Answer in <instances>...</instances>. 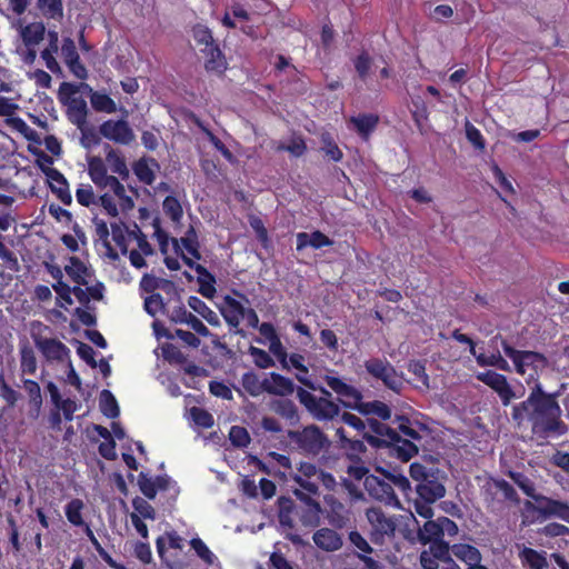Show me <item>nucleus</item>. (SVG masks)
Masks as SVG:
<instances>
[{
    "mask_svg": "<svg viewBox=\"0 0 569 569\" xmlns=\"http://www.w3.org/2000/svg\"><path fill=\"white\" fill-rule=\"evenodd\" d=\"M249 355L253 358L254 365L260 369H267L274 366L273 359L263 349L251 346L249 348Z\"/></svg>",
    "mask_w": 569,
    "mask_h": 569,
    "instance_id": "052dcab7",
    "label": "nucleus"
},
{
    "mask_svg": "<svg viewBox=\"0 0 569 569\" xmlns=\"http://www.w3.org/2000/svg\"><path fill=\"white\" fill-rule=\"evenodd\" d=\"M100 410L107 418L114 419L120 415V408L117 399L111 391L103 389L99 399Z\"/></svg>",
    "mask_w": 569,
    "mask_h": 569,
    "instance_id": "4c0bfd02",
    "label": "nucleus"
},
{
    "mask_svg": "<svg viewBox=\"0 0 569 569\" xmlns=\"http://www.w3.org/2000/svg\"><path fill=\"white\" fill-rule=\"evenodd\" d=\"M297 398L306 410L318 421H335L340 416V402L337 403L329 398H318L308 390L298 387Z\"/></svg>",
    "mask_w": 569,
    "mask_h": 569,
    "instance_id": "1a4fd4ad",
    "label": "nucleus"
},
{
    "mask_svg": "<svg viewBox=\"0 0 569 569\" xmlns=\"http://www.w3.org/2000/svg\"><path fill=\"white\" fill-rule=\"evenodd\" d=\"M191 33L198 46H203V48H207L216 43L212 31L202 23L194 24L192 27Z\"/></svg>",
    "mask_w": 569,
    "mask_h": 569,
    "instance_id": "8fccbe9b",
    "label": "nucleus"
},
{
    "mask_svg": "<svg viewBox=\"0 0 569 569\" xmlns=\"http://www.w3.org/2000/svg\"><path fill=\"white\" fill-rule=\"evenodd\" d=\"M249 224L254 231L258 241L262 244L263 248H267L270 239L263 221L257 216H251L249 218Z\"/></svg>",
    "mask_w": 569,
    "mask_h": 569,
    "instance_id": "0e129e2a",
    "label": "nucleus"
},
{
    "mask_svg": "<svg viewBox=\"0 0 569 569\" xmlns=\"http://www.w3.org/2000/svg\"><path fill=\"white\" fill-rule=\"evenodd\" d=\"M409 472L416 482V498L413 499L416 513L425 519L432 518V505L446 495L440 470L420 462H412Z\"/></svg>",
    "mask_w": 569,
    "mask_h": 569,
    "instance_id": "7ed1b4c3",
    "label": "nucleus"
},
{
    "mask_svg": "<svg viewBox=\"0 0 569 569\" xmlns=\"http://www.w3.org/2000/svg\"><path fill=\"white\" fill-rule=\"evenodd\" d=\"M559 392H547L540 381L530 388L528 397L513 405L511 419L518 429H529L530 439L539 442L557 439L568 433L562 420Z\"/></svg>",
    "mask_w": 569,
    "mask_h": 569,
    "instance_id": "f257e3e1",
    "label": "nucleus"
},
{
    "mask_svg": "<svg viewBox=\"0 0 569 569\" xmlns=\"http://www.w3.org/2000/svg\"><path fill=\"white\" fill-rule=\"evenodd\" d=\"M477 363L481 367H496L503 371H509L510 367L507 360L499 353L487 356L485 353L476 355Z\"/></svg>",
    "mask_w": 569,
    "mask_h": 569,
    "instance_id": "a18cd8bd",
    "label": "nucleus"
},
{
    "mask_svg": "<svg viewBox=\"0 0 569 569\" xmlns=\"http://www.w3.org/2000/svg\"><path fill=\"white\" fill-rule=\"evenodd\" d=\"M288 438L301 453L317 457L329 449L331 441L316 425H309L301 430H288Z\"/></svg>",
    "mask_w": 569,
    "mask_h": 569,
    "instance_id": "0eeeda50",
    "label": "nucleus"
},
{
    "mask_svg": "<svg viewBox=\"0 0 569 569\" xmlns=\"http://www.w3.org/2000/svg\"><path fill=\"white\" fill-rule=\"evenodd\" d=\"M429 543V550L430 556H433L436 559L439 560H449L451 559L449 556V552L451 551V547L449 546V542L445 541V539L436 540L428 542Z\"/></svg>",
    "mask_w": 569,
    "mask_h": 569,
    "instance_id": "e2e57ef3",
    "label": "nucleus"
},
{
    "mask_svg": "<svg viewBox=\"0 0 569 569\" xmlns=\"http://www.w3.org/2000/svg\"><path fill=\"white\" fill-rule=\"evenodd\" d=\"M20 366L23 373L33 375L37 370V358L34 351L28 345L20 348Z\"/></svg>",
    "mask_w": 569,
    "mask_h": 569,
    "instance_id": "49530a36",
    "label": "nucleus"
},
{
    "mask_svg": "<svg viewBox=\"0 0 569 569\" xmlns=\"http://www.w3.org/2000/svg\"><path fill=\"white\" fill-rule=\"evenodd\" d=\"M271 411L284 419L291 426L300 421V416L296 403L290 399H273L269 405Z\"/></svg>",
    "mask_w": 569,
    "mask_h": 569,
    "instance_id": "bb28decb",
    "label": "nucleus"
},
{
    "mask_svg": "<svg viewBox=\"0 0 569 569\" xmlns=\"http://www.w3.org/2000/svg\"><path fill=\"white\" fill-rule=\"evenodd\" d=\"M538 499V506L527 500L525 508L539 512L545 519L556 517L569 523V503L547 496H539Z\"/></svg>",
    "mask_w": 569,
    "mask_h": 569,
    "instance_id": "2eb2a0df",
    "label": "nucleus"
},
{
    "mask_svg": "<svg viewBox=\"0 0 569 569\" xmlns=\"http://www.w3.org/2000/svg\"><path fill=\"white\" fill-rule=\"evenodd\" d=\"M69 264L64 267L66 273L69 278L79 286H88V278L91 277V271L77 256L69 257Z\"/></svg>",
    "mask_w": 569,
    "mask_h": 569,
    "instance_id": "c85d7f7f",
    "label": "nucleus"
},
{
    "mask_svg": "<svg viewBox=\"0 0 569 569\" xmlns=\"http://www.w3.org/2000/svg\"><path fill=\"white\" fill-rule=\"evenodd\" d=\"M190 416L192 421L203 429H209L214 425L212 415L203 408L192 407L190 409Z\"/></svg>",
    "mask_w": 569,
    "mask_h": 569,
    "instance_id": "864d4df0",
    "label": "nucleus"
},
{
    "mask_svg": "<svg viewBox=\"0 0 569 569\" xmlns=\"http://www.w3.org/2000/svg\"><path fill=\"white\" fill-rule=\"evenodd\" d=\"M365 368L370 376L381 380L387 388L393 391H398L402 386L395 367L386 359L371 358L365 361Z\"/></svg>",
    "mask_w": 569,
    "mask_h": 569,
    "instance_id": "ddd939ff",
    "label": "nucleus"
},
{
    "mask_svg": "<svg viewBox=\"0 0 569 569\" xmlns=\"http://www.w3.org/2000/svg\"><path fill=\"white\" fill-rule=\"evenodd\" d=\"M490 168L493 173V178L501 188V190L508 194H515L516 190L511 181L506 177L505 172L501 170V168L495 161L491 162Z\"/></svg>",
    "mask_w": 569,
    "mask_h": 569,
    "instance_id": "69168bd1",
    "label": "nucleus"
},
{
    "mask_svg": "<svg viewBox=\"0 0 569 569\" xmlns=\"http://www.w3.org/2000/svg\"><path fill=\"white\" fill-rule=\"evenodd\" d=\"M350 460L353 461L352 465L348 466L347 473L355 480L366 479L369 476V468L361 461V459L357 455H349Z\"/></svg>",
    "mask_w": 569,
    "mask_h": 569,
    "instance_id": "6e6d98bb",
    "label": "nucleus"
},
{
    "mask_svg": "<svg viewBox=\"0 0 569 569\" xmlns=\"http://www.w3.org/2000/svg\"><path fill=\"white\" fill-rule=\"evenodd\" d=\"M371 64L372 59L367 51L360 52L353 60L355 69L362 81L367 80Z\"/></svg>",
    "mask_w": 569,
    "mask_h": 569,
    "instance_id": "4d7b16f0",
    "label": "nucleus"
},
{
    "mask_svg": "<svg viewBox=\"0 0 569 569\" xmlns=\"http://www.w3.org/2000/svg\"><path fill=\"white\" fill-rule=\"evenodd\" d=\"M24 390L29 397L30 402L39 409L42 405V396H41V389L37 381L31 379H26L23 381Z\"/></svg>",
    "mask_w": 569,
    "mask_h": 569,
    "instance_id": "338daca9",
    "label": "nucleus"
},
{
    "mask_svg": "<svg viewBox=\"0 0 569 569\" xmlns=\"http://www.w3.org/2000/svg\"><path fill=\"white\" fill-rule=\"evenodd\" d=\"M338 419L353 428L371 447L388 448L391 456L403 462L409 461L418 453L417 447L411 441L401 439L395 428L377 419L367 418V421H363L348 411L340 412Z\"/></svg>",
    "mask_w": 569,
    "mask_h": 569,
    "instance_id": "f03ea898",
    "label": "nucleus"
},
{
    "mask_svg": "<svg viewBox=\"0 0 569 569\" xmlns=\"http://www.w3.org/2000/svg\"><path fill=\"white\" fill-rule=\"evenodd\" d=\"M106 161L112 172L118 173L122 178L128 177L129 170L127 168L124 158L118 151L110 149L107 152Z\"/></svg>",
    "mask_w": 569,
    "mask_h": 569,
    "instance_id": "37998d69",
    "label": "nucleus"
},
{
    "mask_svg": "<svg viewBox=\"0 0 569 569\" xmlns=\"http://www.w3.org/2000/svg\"><path fill=\"white\" fill-rule=\"evenodd\" d=\"M363 485L371 498L387 505H395L398 502L395 489L386 478L369 475L366 477Z\"/></svg>",
    "mask_w": 569,
    "mask_h": 569,
    "instance_id": "dca6fc26",
    "label": "nucleus"
},
{
    "mask_svg": "<svg viewBox=\"0 0 569 569\" xmlns=\"http://www.w3.org/2000/svg\"><path fill=\"white\" fill-rule=\"evenodd\" d=\"M132 507L136 510V513L140 516V518L151 519L156 518L154 508L143 498L136 497L132 500Z\"/></svg>",
    "mask_w": 569,
    "mask_h": 569,
    "instance_id": "774afa93",
    "label": "nucleus"
},
{
    "mask_svg": "<svg viewBox=\"0 0 569 569\" xmlns=\"http://www.w3.org/2000/svg\"><path fill=\"white\" fill-rule=\"evenodd\" d=\"M322 515V509L319 502L309 499L307 502V507L302 510L300 515V521L303 526L307 527H318L320 523V517Z\"/></svg>",
    "mask_w": 569,
    "mask_h": 569,
    "instance_id": "e433bc0d",
    "label": "nucleus"
},
{
    "mask_svg": "<svg viewBox=\"0 0 569 569\" xmlns=\"http://www.w3.org/2000/svg\"><path fill=\"white\" fill-rule=\"evenodd\" d=\"M418 538L422 545L443 539L441 527L438 520L427 519L422 528L418 530Z\"/></svg>",
    "mask_w": 569,
    "mask_h": 569,
    "instance_id": "72a5a7b5",
    "label": "nucleus"
},
{
    "mask_svg": "<svg viewBox=\"0 0 569 569\" xmlns=\"http://www.w3.org/2000/svg\"><path fill=\"white\" fill-rule=\"evenodd\" d=\"M452 555L467 565L468 568H476L481 565L482 556L479 549L469 543H455L451 546Z\"/></svg>",
    "mask_w": 569,
    "mask_h": 569,
    "instance_id": "a878e982",
    "label": "nucleus"
},
{
    "mask_svg": "<svg viewBox=\"0 0 569 569\" xmlns=\"http://www.w3.org/2000/svg\"><path fill=\"white\" fill-rule=\"evenodd\" d=\"M244 309L243 305L236 298L229 295L222 298L220 312L228 326L232 328L239 327L241 320H243Z\"/></svg>",
    "mask_w": 569,
    "mask_h": 569,
    "instance_id": "aec40b11",
    "label": "nucleus"
},
{
    "mask_svg": "<svg viewBox=\"0 0 569 569\" xmlns=\"http://www.w3.org/2000/svg\"><path fill=\"white\" fill-rule=\"evenodd\" d=\"M476 378L482 383L490 387L500 398L502 406L507 407L511 401L520 396H517L512 387L509 385L507 377L493 370L479 372Z\"/></svg>",
    "mask_w": 569,
    "mask_h": 569,
    "instance_id": "4468645a",
    "label": "nucleus"
},
{
    "mask_svg": "<svg viewBox=\"0 0 569 569\" xmlns=\"http://www.w3.org/2000/svg\"><path fill=\"white\" fill-rule=\"evenodd\" d=\"M264 390L269 395L286 397L293 393L295 383L280 373L270 372L269 378H266Z\"/></svg>",
    "mask_w": 569,
    "mask_h": 569,
    "instance_id": "393cba45",
    "label": "nucleus"
},
{
    "mask_svg": "<svg viewBox=\"0 0 569 569\" xmlns=\"http://www.w3.org/2000/svg\"><path fill=\"white\" fill-rule=\"evenodd\" d=\"M82 509V500L74 498L69 501L64 509L68 521L77 527L83 526L84 521L81 513Z\"/></svg>",
    "mask_w": 569,
    "mask_h": 569,
    "instance_id": "de8ad7c7",
    "label": "nucleus"
},
{
    "mask_svg": "<svg viewBox=\"0 0 569 569\" xmlns=\"http://www.w3.org/2000/svg\"><path fill=\"white\" fill-rule=\"evenodd\" d=\"M241 385L243 389L252 397H258L262 392H266V379L261 381L254 372L243 373L241 378Z\"/></svg>",
    "mask_w": 569,
    "mask_h": 569,
    "instance_id": "a19ab883",
    "label": "nucleus"
},
{
    "mask_svg": "<svg viewBox=\"0 0 569 569\" xmlns=\"http://www.w3.org/2000/svg\"><path fill=\"white\" fill-rule=\"evenodd\" d=\"M78 93L79 86L70 82H61L58 98L67 108L66 114L68 120L80 131V142H100L96 126L90 123L87 119V101Z\"/></svg>",
    "mask_w": 569,
    "mask_h": 569,
    "instance_id": "39448f33",
    "label": "nucleus"
},
{
    "mask_svg": "<svg viewBox=\"0 0 569 569\" xmlns=\"http://www.w3.org/2000/svg\"><path fill=\"white\" fill-rule=\"evenodd\" d=\"M182 261L190 269L194 270L198 274L197 282L199 284L198 292L208 299H212L216 293V277L204 266L193 261V259L182 254Z\"/></svg>",
    "mask_w": 569,
    "mask_h": 569,
    "instance_id": "f3484780",
    "label": "nucleus"
},
{
    "mask_svg": "<svg viewBox=\"0 0 569 569\" xmlns=\"http://www.w3.org/2000/svg\"><path fill=\"white\" fill-rule=\"evenodd\" d=\"M383 477L391 483L392 487H397L402 493L408 496L411 491V485L409 479L402 473H395L386 470H381Z\"/></svg>",
    "mask_w": 569,
    "mask_h": 569,
    "instance_id": "13d9d810",
    "label": "nucleus"
},
{
    "mask_svg": "<svg viewBox=\"0 0 569 569\" xmlns=\"http://www.w3.org/2000/svg\"><path fill=\"white\" fill-rule=\"evenodd\" d=\"M229 440L237 448H246L251 439L244 427L232 426L229 430Z\"/></svg>",
    "mask_w": 569,
    "mask_h": 569,
    "instance_id": "5fc2aeb1",
    "label": "nucleus"
},
{
    "mask_svg": "<svg viewBox=\"0 0 569 569\" xmlns=\"http://www.w3.org/2000/svg\"><path fill=\"white\" fill-rule=\"evenodd\" d=\"M36 327L43 328L46 330H48L49 327L42 325L39 321L32 322L31 332V337L36 347L48 361L61 362L69 357L70 349L64 343H62L60 340L56 338H44L40 333H36Z\"/></svg>",
    "mask_w": 569,
    "mask_h": 569,
    "instance_id": "f8f14e48",
    "label": "nucleus"
},
{
    "mask_svg": "<svg viewBox=\"0 0 569 569\" xmlns=\"http://www.w3.org/2000/svg\"><path fill=\"white\" fill-rule=\"evenodd\" d=\"M76 199L79 204L87 208L98 203L97 197L90 184H80L76 190Z\"/></svg>",
    "mask_w": 569,
    "mask_h": 569,
    "instance_id": "680f3d73",
    "label": "nucleus"
},
{
    "mask_svg": "<svg viewBox=\"0 0 569 569\" xmlns=\"http://www.w3.org/2000/svg\"><path fill=\"white\" fill-rule=\"evenodd\" d=\"M333 241L320 230L311 233L299 232L297 233V250L301 251L308 246L313 249H321L323 247L332 246Z\"/></svg>",
    "mask_w": 569,
    "mask_h": 569,
    "instance_id": "cd10ccee",
    "label": "nucleus"
},
{
    "mask_svg": "<svg viewBox=\"0 0 569 569\" xmlns=\"http://www.w3.org/2000/svg\"><path fill=\"white\" fill-rule=\"evenodd\" d=\"M99 132L113 142H131L134 134L126 120H107L99 129Z\"/></svg>",
    "mask_w": 569,
    "mask_h": 569,
    "instance_id": "6ab92c4d",
    "label": "nucleus"
},
{
    "mask_svg": "<svg viewBox=\"0 0 569 569\" xmlns=\"http://www.w3.org/2000/svg\"><path fill=\"white\" fill-rule=\"evenodd\" d=\"M325 512L328 523L335 529H343L350 521L348 509L337 499H331L328 502V508Z\"/></svg>",
    "mask_w": 569,
    "mask_h": 569,
    "instance_id": "b1692460",
    "label": "nucleus"
},
{
    "mask_svg": "<svg viewBox=\"0 0 569 569\" xmlns=\"http://www.w3.org/2000/svg\"><path fill=\"white\" fill-rule=\"evenodd\" d=\"M509 477L519 487V489L528 497L533 499L536 502L539 501L538 497L541 493L536 492V486L533 481L522 472L511 471Z\"/></svg>",
    "mask_w": 569,
    "mask_h": 569,
    "instance_id": "ea45409f",
    "label": "nucleus"
},
{
    "mask_svg": "<svg viewBox=\"0 0 569 569\" xmlns=\"http://www.w3.org/2000/svg\"><path fill=\"white\" fill-rule=\"evenodd\" d=\"M201 52L206 56L204 68L207 71L218 74L224 73L228 63L224 53L217 42L210 47L202 48Z\"/></svg>",
    "mask_w": 569,
    "mask_h": 569,
    "instance_id": "5701e85b",
    "label": "nucleus"
},
{
    "mask_svg": "<svg viewBox=\"0 0 569 569\" xmlns=\"http://www.w3.org/2000/svg\"><path fill=\"white\" fill-rule=\"evenodd\" d=\"M519 558L522 565L529 569H545L548 565L546 557L541 552L528 547L520 551Z\"/></svg>",
    "mask_w": 569,
    "mask_h": 569,
    "instance_id": "c9c22d12",
    "label": "nucleus"
},
{
    "mask_svg": "<svg viewBox=\"0 0 569 569\" xmlns=\"http://www.w3.org/2000/svg\"><path fill=\"white\" fill-rule=\"evenodd\" d=\"M38 7L48 18L61 19L63 17L62 0H38Z\"/></svg>",
    "mask_w": 569,
    "mask_h": 569,
    "instance_id": "3c124183",
    "label": "nucleus"
},
{
    "mask_svg": "<svg viewBox=\"0 0 569 569\" xmlns=\"http://www.w3.org/2000/svg\"><path fill=\"white\" fill-rule=\"evenodd\" d=\"M189 543L196 555L207 565H212L214 562L216 556L200 538H192Z\"/></svg>",
    "mask_w": 569,
    "mask_h": 569,
    "instance_id": "bf43d9fd",
    "label": "nucleus"
},
{
    "mask_svg": "<svg viewBox=\"0 0 569 569\" xmlns=\"http://www.w3.org/2000/svg\"><path fill=\"white\" fill-rule=\"evenodd\" d=\"M323 380L326 385L338 395V401L343 408L356 410L365 417L375 416L382 421H387L391 418V409L387 403L380 400L362 401L363 396L361 391L346 383L339 377L327 375Z\"/></svg>",
    "mask_w": 569,
    "mask_h": 569,
    "instance_id": "20e7f679",
    "label": "nucleus"
},
{
    "mask_svg": "<svg viewBox=\"0 0 569 569\" xmlns=\"http://www.w3.org/2000/svg\"><path fill=\"white\" fill-rule=\"evenodd\" d=\"M188 306L198 315H200L210 326H219L220 320L218 315L210 309L207 303L197 296L188 298Z\"/></svg>",
    "mask_w": 569,
    "mask_h": 569,
    "instance_id": "473e14b6",
    "label": "nucleus"
},
{
    "mask_svg": "<svg viewBox=\"0 0 569 569\" xmlns=\"http://www.w3.org/2000/svg\"><path fill=\"white\" fill-rule=\"evenodd\" d=\"M162 209L172 222L178 223L182 219L183 210L180 201L173 196H167L162 202Z\"/></svg>",
    "mask_w": 569,
    "mask_h": 569,
    "instance_id": "c03bdc74",
    "label": "nucleus"
},
{
    "mask_svg": "<svg viewBox=\"0 0 569 569\" xmlns=\"http://www.w3.org/2000/svg\"><path fill=\"white\" fill-rule=\"evenodd\" d=\"M158 168L159 164L154 159L147 158L139 159L132 166L133 173L136 174L138 180L147 186H151L154 182V169Z\"/></svg>",
    "mask_w": 569,
    "mask_h": 569,
    "instance_id": "c756f323",
    "label": "nucleus"
},
{
    "mask_svg": "<svg viewBox=\"0 0 569 569\" xmlns=\"http://www.w3.org/2000/svg\"><path fill=\"white\" fill-rule=\"evenodd\" d=\"M46 34V27L42 22H33L22 29L21 36L27 47L39 44Z\"/></svg>",
    "mask_w": 569,
    "mask_h": 569,
    "instance_id": "f704fd0d",
    "label": "nucleus"
},
{
    "mask_svg": "<svg viewBox=\"0 0 569 569\" xmlns=\"http://www.w3.org/2000/svg\"><path fill=\"white\" fill-rule=\"evenodd\" d=\"M501 347L503 352L515 365V370L518 375L523 376L527 368L537 370L547 363V358L543 353L530 350H517L502 339Z\"/></svg>",
    "mask_w": 569,
    "mask_h": 569,
    "instance_id": "9b49d317",
    "label": "nucleus"
},
{
    "mask_svg": "<svg viewBox=\"0 0 569 569\" xmlns=\"http://www.w3.org/2000/svg\"><path fill=\"white\" fill-rule=\"evenodd\" d=\"M366 518L370 526L369 538L372 543L382 546L396 537L397 519L386 513L380 507H370L366 510Z\"/></svg>",
    "mask_w": 569,
    "mask_h": 569,
    "instance_id": "6e6552de",
    "label": "nucleus"
},
{
    "mask_svg": "<svg viewBox=\"0 0 569 569\" xmlns=\"http://www.w3.org/2000/svg\"><path fill=\"white\" fill-rule=\"evenodd\" d=\"M161 353L163 359L171 365H184L187 362V357L173 343H163L161 346Z\"/></svg>",
    "mask_w": 569,
    "mask_h": 569,
    "instance_id": "603ef678",
    "label": "nucleus"
},
{
    "mask_svg": "<svg viewBox=\"0 0 569 569\" xmlns=\"http://www.w3.org/2000/svg\"><path fill=\"white\" fill-rule=\"evenodd\" d=\"M482 496L487 508L492 511L501 510L506 502L520 503L516 489L505 479L489 478L482 487Z\"/></svg>",
    "mask_w": 569,
    "mask_h": 569,
    "instance_id": "9d476101",
    "label": "nucleus"
},
{
    "mask_svg": "<svg viewBox=\"0 0 569 569\" xmlns=\"http://www.w3.org/2000/svg\"><path fill=\"white\" fill-rule=\"evenodd\" d=\"M52 289L57 293L56 305L59 308L67 309L68 306L73 303L72 300V287H70L66 282H54L52 283Z\"/></svg>",
    "mask_w": 569,
    "mask_h": 569,
    "instance_id": "09e8293b",
    "label": "nucleus"
},
{
    "mask_svg": "<svg viewBox=\"0 0 569 569\" xmlns=\"http://www.w3.org/2000/svg\"><path fill=\"white\" fill-rule=\"evenodd\" d=\"M315 545L327 552L339 550L342 545V537L336 530L330 528H320L312 536Z\"/></svg>",
    "mask_w": 569,
    "mask_h": 569,
    "instance_id": "4be33fe9",
    "label": "nucleus"
},
{
    "mask_svg": "<svg viewBox=\"0 0 569 569\" xmlns=\"http://www.w3.org/2000/svg\"><path fill=\"white\" fill-rule=\"evenodd\" d=\"M393 422L397 423V429L395 430L401 437V439L411 441L418 448L415 441H420L422 437L420 432L412 427L411 420L408 417L400 415L396 416Z\"/></svg>",
    "mask_w": 569,
    "mask_h": 569,
    "instance_id": "2f4dec72",
    "label": "nucleus"
},
{
    "mask_svg": "<svg viewBox=\"0 0 569 569\" xmlns=\"http://www.w3.org/2000/svg\"><path fill=\"white\" fill-rule=\"evenodd\" d=\"M186 539L176 530L166 531L156 540V548L161 563L167 569H182L188 565Z\"/></svg>",
    "mask_w": 569,
    "mask_h": 569,
    "instance_id": "423d86ee",
    "label": "nucleus"
},
{
    "mask_svg": "<svg viewBox=\"0 0 569 569\" xmlns=\"http://www.w3.org/2000/svg\"><path fill=\"white\" fill-rule=\"evenodd\" d=\"M84 532H86V536L88 537L89 541L92 543L93 548L96 549V551L99 553L101 559L109 567H111L113 569H126L124 566H122L113 560V558L110 556V553L101 546V543L96 538L93 531L91 530V528L88 525H86Z\"/></svg>",
    "mask_w": 569,
    "mask_h": 569,
    "instance_id": "79ce46f5",
    "label": "nucleus"
},
{
    "mask_svg": "<svg viewBox=\"0 0 569 569\" xmlns=\"http://www.w3.org/2000/svg\"><path fill=\"white\" fill-rule=\"evenodd\" d=\"M90 102L97 112L113 113L117 111V104L107 93L92 91Z\"/></svg>",
    "mask_w": 569,
    "mask_h": 569,
    "instance_id": "58836bf2",
    "label": "nucleus"
},
{
    "mask_svg": "<svg viewBox=\"0 0 569 569\" xmlns=\"http://www.w3.org/2000/svg\"><path fill=\"white\" fill-rule=\"evenodd\" d=\"M88 173L92 182L100 189H106L110 177L107 173V167L104 161L99 157H92L88 161Z\"/></svg>",
    "mask_w": 569,
    "mask_h": 569,
    "instance_id": "7c9ffc66",
    "label": "nucleus"
},
{
    "mask_svg": "<svg viewBox=\"0 0 569 569\" xmlns=\"http://www.w3.org/2000/svg\"><path fill=\"white\" fill-rule=\"evenodd\" d=\"M379 117L375 113H359L349 120V129L355 130L362 140H368L377 129Z\"/></svg>",
    "mask_w": 569,
    "mask_h": 569,
    "instance_id": "412c9836",
    "label": "nucleus"
},
{
    "mask_svg": "<svg viewBox=\"0 0 569 569\" xmlns=\"http://www.w3.org/2000/svg\"><path fill=\"white\" fill-rule=\"evenodd\" d=\"M41 170L48 179L51 192L56 194L64 206H70L72 203V196L66 177L56 168H43L41 164Z\"/></svg>",
    "mask_w": 569,
    "mask_h": 569,
    "instance_id": "a211bd4d",
    "label": "nucleus"
}]
</instances>
